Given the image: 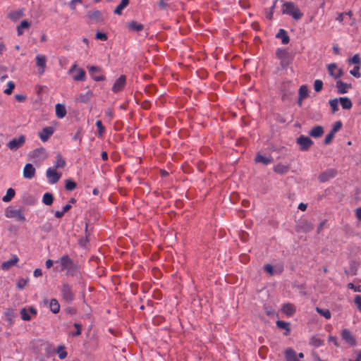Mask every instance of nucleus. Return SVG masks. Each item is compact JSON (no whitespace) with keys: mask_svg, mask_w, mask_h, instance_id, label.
<instances>
[{"mask_svg":"<svg viewBox=\"0 0 361 361\" xmlns=\"http://www.w3.org/2000/svg\"><path fill=\"white\" fill-rule=\"evenodd\" d=\"M336 88L338 94H345L347 93L348 89L351 87V84H348L342 80H339L336 81Z\"/></svg>","mask_w":361,"mask_h":361,"instance_id":"obj_18","label":"nucleus"},{"mask_svg":"<svg viewBox=\"0 0 361 361\" xmlns=\"http://www.w3.org/2000/svg\"><path fill=\"white\" fill-rule=\"evenodd\" d=\"M51 228H52L51 224L50 223L47 222L43 225L42 229L44 231L48 232L51 230Z\"/></svg>","mask_w":361,"mask_h":361,"instance_id":"obj_61","label":"nucleus"},{"mask_svg":"<svg viewBox=\"0 0 361 361\" xmlns=\"http://www.w3.org/2000/svg\"><path fill=\"white\" fill-rule=\"evenodd\" d=\"M276 37L277 38L281 39V42L283 44H287L290 41V38L286 31L283 29H280Z\"/></svg>","mask_w":361,"mask_h":361,"instance_id":"obj_26","label":"nucleus"},{"mask_svg":"<svg viewBox=\"0 0 361 361\" xmlns=\"http://www.w3.org/2000/svg\"><path fill=\"white\" fill-rule=\"evenodd\" d=\"M46 176L49 183L55 184L60 179L61 174L58 173L55 168L49 167L46 171Z\"/></svg>","mask_w":361,"mask_h":361,"instance_id":"obj_7","label":"nucleus"},{"mask_svg":"<svg viewBox=\"0 0 361 361\" xmlns=\"http://www.w3.org/2000/svg\"><path fill=\"white\" fill-rule=\"evenodd\" d=\"M355 304L357 305V309L361 312V295H357L354 299Z\"/></svg>","mask_w":361,"mask_h":361,"instance_id":"obj_55","label":"nucleus"},{"mask_svg":"<svg viewBox=\"0 0 361 361\" xmlns=\"http://www.w3.org/2000/svg\"><path fill=\"white\" fill-rule=\"evenodd\" d=\"M338 102L343 109H350L353 106L351 100L347 97H340Z\"/></svg>","mask_w":361,"mask_h":361,"instance_id":"obj_29","label":"nucleus"},{"mask_svg":"<svg viewBox=\"0 0 361 361\" xmlns=\"http://www.w3.org/2000/svg\"><path fill=\"white\" fill-rule=\"evenodd\" d=\"M55 262L60 263L61 271H66V276H74L76 275L78 271V266L68 255H66L61 256L60 259L56 260Z\"/></svg>","mask_w":361,"mask_h":361,"instance_id":"obj_1","label":"nucleus"},{"mask_svg":"<svg viewBox=\"0 0 361 361\" xmlns=\"http://www.w3.org/2000/svg\"><path fill=\"white\" fill-rule=\"evenodd\" d=\"M15 88V83L13 81H8L7 83V88L4 90V93L10 95L13 89Z\"/></svg>","mask_w":361,"mask_h":361,"instance_id":"obj_44","label":"nucleus"},{"mask_svg":"<svg viewBox=\"0 0 361 361\" xmlns=\"http://www.w3.org/2000/svg\"><path fill=\"white\" fill-rule=\"evenodd\" d=\"M73 78L75 81H84L85 80V71L82 68H78L76 73L73 74Z\"/></svg>","mask_w":361,"mask_h":361,"instance_id":"obj_30","label":"nucleus"},{"mask_svg":"<svg viewBox=\"0 0 361 361\" xmlns=\"http://www.w3.org/2000/svg\"><path fill=\"white\" fill-rule=\"evenodd\" d=\"M324 133V128L321 126L313 127L309 132V135L314 138L320 137Z\"/></svg>","mask_w":361,"mask_h":361,"instance_id":"obj_22","label":"nucleus"},{"mask_svg":"<svg viewBox=\"0 0 361 361\" xmlns=\"http://www.w3.org/2000/svg\"><path fill=\"white\" fill-rule=\"evenodd\" d=\"M66 161L62 158L61 154H58L56 155V161L52 168H55V169H57L58 168L63 169L66 166Z\"/></svg>","mask_w":361,"mask_h":361,"instance_id":"obj_33","label":"nucleus"},{"mask_svg":"<svg viewBox=\"0 0 361 361\" xmlns=\"http://www.w3.org/2000/svg\"><path fill=\"white\" fill-rule=\"evenodd\" d=\"M36 65L38 67V73L42 75L44 73V69L47 63V57L44 55L38 54L35 57Z\"/></svg>","mask_w":361,"mask_h":361,"instance_id":"obj_11","label":"nucleus"},{"mask_svg":"<svg viewBox=\"0 0 361 361\" xmlns=\"http://www.w3.org/2000/svg\"><path fill=\"white\" fill-rule=\"evenodd\" d=\"M5 216L9 219H16L18 221H25V216L21 209H13L11 207L5 209Z\"/></svg>","mask_w":361,"mask_h":361,"instance_id":"obj_4","label":"nucleus"},{"mask_svg":"<svg viewBox=\"0 0 361 361\" xmlns=\"http://www.w3.org/2000/svg\"><path fill=\"white\" fill-rule=\"evenodd\" d=\"M96 39L102 40V41H106L107 39V36L105 33L98 32L96 34Z\"/></svg>","mask_w":361,"mask_h":361,"instance_id":"obj_56","label":"nucleus"},{"mask_svg":"<svg viewBox=\"0 0 361 361\" xmlns=\"http://www.w3.org/2000/svg\"><path fill=\"white\" fill-rule=\"evenodd\" d=\"M44 351L46 357H50L55 354L56 349L52 344L49 343H45L44 344Z\"/></svg>","mask_w":361,"mask_h":361,"instance_id":"obj_24","label":"nucleus"},{"mask_svg":"<svg viewBox=\"0 0 361 361\" xmlns=\"http://www.w3.org/2000/svg\"><path fill=\"white\" fill-rule=\"evenodd\" d=\"M53 200H54V197H53L52 194H51L49 192H46L43 195L42 202L45 205L49 206V205H51L52 204Z\"/></svg>","mask_w":361,"mask_h":361,"instance_id":"obj_41","label":"nucleus"},{"mask_svg":"<svg viewBox=\"0 0 361 361\" xmlns=\"http://www.w3.org/2000/svg\"><path fill=\"white\" fill-rule=\"evenodd\" d=\"M92 96V91H87L85 93L80 94L77 99L78 102H80L81 103L87 104L90 102L91 97Z\"/></svg>","mask_w":361,"mask_h":361,"instance_id":"obj_28","label":"nucleus"},{"mask_svg":"<svg viewBox=\"0 0 361 361\" xmlns=\"http://www.w3.org/2000/svg\"><path fill=\"white\" fill-rule=\"evenodd\" d=\"M19 258L16 255H13L11 257V259L4 261L1 264V269L4 271H8L12 267H14L16 265V264L18 262Z\"/></svg>","mask_w":361,"mask_h":361,"instance_id":"obj_14","label":"nucleus"},{"mask_svg":"<svg viewBox=\"0 0 361 361\" xmlns=\"http://www.w3.org/2000/svg\"><path fill=\"white\" fill-rule=\"evenodd\" d=\"M264 270L271 275L274 274L273 267L270 264H267L264 266Z\"/></svg>","mask_w":361,"mask_h":361,"instance_id":"obj_59","label":"nucleus"},{"mask_svg":"<svg viewBox=\"0 0 361 361\" xmlns=\"http://www.w3.org/2000/svg\"><path fill=\"white\" fill-rule=\"evenodd\" d=\"M45 305H49L50 311L54 314H57L60 311V305L56 299H51L50 301L47 299L44 300Z\"/></svg>","mask_w":361,"mask_h":361,"instance_id":"obj_16","label":"nucleus"},{"mask_svg":"<svg viewBox=\"0 0 361 361\" xmlns=\"http://www.w3.org/2000/svg\"><path fill=\"white\" fill-rule=\"evenodd\" d=\"M15 99L18 102H23L26 99V96L25 94H17L15 95Z\"/></svg>","mask_w":361,"mask_h":361,"instance_id":"obj_58","label":"nucleus"},{"mask_svg":"<svg viewBox=\"0 0 361 361\" xmlns=\"http://www.w3.org/2000/svg\"><path fill=\"white\" fill-rule=\"evenodd\" d=\"M360 66H355L352 70H350V73L354 77L359 78L360 77Z\"/></svg>","mask_w":361,"mask_h":361,"instance_id":"obj_50","label":"nucleus"},{"mask_svg":"<svg viewBox=\"0 0 361 361\" xmlns=\"http://www.w3.org/2000/svg\"><path fill=\"white\" fill-rule=\"evenodd\" d=\"M65 187L67 190L71 191L76 188V183L71 179H67Z\"/></svg>","mask_w":361,"mask_h":361,"instance_id":"obj_45","label":"nucleus"},{"mask_svg":"<svg viewBox=\"0 0 361 361\" xmlns=\"http://www.w3.org/2000/svg\"><path fill=\"white\" fill-rule=\"evenodd\" d=\"M35 169L32 164H25L23 169V176L27 179H31L35 176Z\"/></svg>","mask_w":361,"mask_h":361,"instance_id":"obj_17","label":"nucleus"},{"mask_svg":"<svg viewBox=\"0 0 361 361\" xmlns=\"http://www.w3.org/2000/svg\"><path fill=\"white\" fill-rule=\"evenodd\" d=\"M296 143L300 146V149L303 152L307 151L313 145L312 140L303 135L296 139Z\"/></svg>","mask_w":361,"mask_h":361,"instance_id":"obj_6","label":"nucleus"},{"mask_svg":"<svg viewBox=\"0 0 361 361\" xmlns=\"http://www.w3.org/2000/svg\"><path fill=\"white\" fill-rule=\"evenodd\" d=\"M284 355L286 361H300L295 351L292 348L286 349L284 351Z\"/></svg>","mask_w":361,"mask_h":361,"instance_id":"obj_20","label":"nucleus"},{"mask_svg":"<svg viewBox=\"0 0 361 361\" xmlns=\"http://www.w3.org/2000/svg\"><path fill=\"white\" fill-rule=\"evenodd\" d=\"M276 326L279 329L286 330V332L284 334L286 336H287L290 331L288 322L278 320L276 322Z\"/></svg>","mask_w":361,"mask_h":361,"instance_id":"obj_37","label":"nucleus"},{"mask_svg":"<svg viewBox=\"0 0 361 361\" xmlns=\"http://www.w3.org/2000/svg\"><path fill=\"white\" fill-rule=\"evenodd\" d=\"M143 27L144 26L142 24L135 21H132L128 24V28L132 31L139 32L142 30Z\"/></svg>","mask_w":361,"mask_h":361,"instance_id":"obj_38","label":"nucleus"},{"mask_svg":"<svg viewBox=\"0 0 361 361\" xmlns=\"http://www.w3.org/2000/svg\"><path fill=\"white\" fill-rule=\"evenodd\" d=\"M105 115L107 116L110 120L113 118L114 113L112 109H108L105 111Z\"/></svg>","mask_w":361,"mask_h":361,"instance_id":"obj_62","label":"nucleus"},{"mask_svg":"<svg viewBox=\"0 0 361 361\" xmlns=\"http://www.w3.org/2000/svg\"><path fill=\"white\" fill-rule=\"evenodd\" d=\"M281 12L283 14L291 16L296 20H300L303 16V13L291 1H286L283 3Z\"/></svg>","mask_w":361,"mask_h":361,"instance_id":"obj_2","label":"nucleus"},{"mask_svg":"<svg viewBox=\"0 0 361 361\" xmlns=\"http://www.w3.org/2000/svg\"><path fill=\"white\" fill-rule=\"evenodd\" d=\"M336 173V171L333 169L328 170L319 176V180L320 182L324 183L329 180L330 178L335 177Z\"/></svg>","mask_w":361,"mask_h":361,"instance_id":"obj_19","label":"nucleus"},{"mask_svg":"<svg viewBox=\"0 0 361 361\" xmlns=\"http://www.w3.org/2000/svg\"><path fill=\"white\" fill-rule=\"evenodd\" d=\"M16 192L13 188H8L6 191V194L2 197V201L4 202H10L15 196Z\"/></svg>","mask_w":361,"mask_h":361,"instance_id":"obj_35","label":"nucleus"},{"mask_svg":"<svg viewBox=\"0 0 361 361\" xmlns=\"http://www.w3.org/2000/svg\"><path fill=\"white\" fill-rule=\"evenodd\" d=\"M328 71L330 75L335 79L339 78L343 75L342 69L338 68L336 63H330L328 66Z\"/></svg>","mask_w":361,"mask_h":361,"instance_id":"obj_13","label":"nucleus"},{"mask_svg":"<svg viewBox=\"0 0 361 361\" xmlns=\"http://www.w3.org/2000/svg\"><path fill=\"white\" fill-rule=\"evenodd\" d=\"M30 24L27 20H23L20 24L17 27L18 35L20 36L23 34V29H27L30 27Z\"/></svg>","mask_w":361,"mask_h":361,"instance_id":"obj_36","label":"nucleus"},{"mask_svg":"<svg viewBox=\"0 0 361 361\" xmlns=\"http://www.w3.org/2000/svg\"><path fill=\"white\" fill-rule=\"evenodd\" d=\"M281 311L286 315L290 317L295 313V307L291 303H286L282 306Z\"/></svg>","mask_w":361,"mask_h":361,"instance_id":"obj_21","label":"nucleus"},{"mask_svg":"<svg viewBox=\"0 0 361 361\" xmlns=\"http://www.w3.org/2000/svg\"><path fill=\"white\" fill-rule=\"evenodd\" d=\"M61 295L66 302H71L75 298L72 286L68 283H63L60 288Z\"/></svg>","mask_w":361,"mask_h":361,"instance_id":"obj_3","label":"nucleus"},{"mask_svg":"<svg viewBox=\"0 0 361 361\" xmlns=\"http://www.w3.org/2000/svg\"><path fill=\"white\" fill-rule=\"evenodd\" d=\"M355 216H356L357 219L361 221V207L356 209V210H355Z\"/></svg>","mask_w":361,"mask_h":361,"instance_id":"obj_64","label":"nucleus"},{"mask_svg":"<svg viewBox=\"0 0 361 361\" xmlns=\"http://www.w3.org/2000/svg\"><path fill=\"white\" fill-rule=\"evenodd\" d=\"M276 56L280 60V63L282 67L285 68L290 64L292 61L291 57L285 49H278L276 51Z\"/></svg>","mask_w":361,"mask_h":361,"instance_id":"obj_5","label":"nucleus"},{"mask_svg":"<svg viewBox=\"0 0 361 361\" xmlns=\"http://www.w3.org/2000/svg\"><path fill=\"white\" fill-rule=\"evenodd\" d=\"M129 0H121L120 4L116 6L114 10V13L117 15H121L122 11L128 5Z\"/></svg>","mask_w":361,"mask_h":361,"instance_id":"obj_31","label":"nucleus"},{"mask_svg":"<svg viewBox=\"0 0 361 361\" xmlns=\"http://www.w3.org/2000/svg\"><path fill=\"white\" fill-rule=\"evenodd\" d=\"M348 288L349 289L353 290L355 292H358V293L361 292V285L355 286L353 283H349L348 284Z\"/></svg>","mask_w":361,"mask_h":361,"instance_id":"obj_53","label":"nucleus"},{"mask_svg":"<svg viewBox=\"0 0 361 361\" xmlns=\"http://www.w3.org/2000/svg\"><path fill=\"white\" fill-rule=\"evenodd\" d=\"M344 16H345V13H340L338 15V16L336 17V20L337 21H338L340 23L344 24V23H343Z\"/></svg>","mask_w":361,"mask_h":361,"instance_id":"obj_63","label":"nucleus"},{"mask_svg":"<svg viewBox=\"0 0 361 361\" xmlns=\"http://www.w3.org/2000/svg\"><path fill=\"white\" fill-rule=\"evenodd\" d=\"M42 275V271L41 269L39 268H37L34 270L33 271V276L35 277V278H37V277H39Z\"/></svg>","mask_w":361,"mask_h":361,"instance_id":"obj_60","label":"nucleus"},{"mask_svg":"<svg viewBox=\"0 0 361 361\" xmlns=\"http://www.w3.org/2000/svg\"><path fill=\"white\" fill-rule=\"evenodd\" d=\"M24 16V11L23 9H20V10H17V11H12L9 14H8V17L12 20H18L19 18L22 17Z\"/></svg>","mask_w":361,"mask_h":361,"instance_id":"obj_39","label":"nucleus"},{"mask_svg":"<svg viewBox=\"0 0 361 361\" xmlns=\"http://www.w3.org/2000/svg\"><path fill=\"white\" fill-rule=\"evenodd\" d=\"M342 127V123L341 121H337L334 123L332 129L330 132L335 134L337 131H338Z\"/></svg>","mask_w":361,"mask_h":361,"instance_id":"obj_52","label":"nucleus"},{"mask_svg":"<svg viewBox=\"0 0 361 361\" xmlns=\"http://www.w3.org/2000/svg\"><path fill=\"white\" fill-rule=\"evenodd\" d=\"M298 97L300 98L306 99L309 97V90L306 85H302L298 90Z\"/></svg>","mask_w":361,"mask_h":361,"instance_id":"obj_32","label":"nucleus"},{"mask_svg":"<svg viewBox=\"0 0 361 361\" xmlns=\"http://www.w3.org/2000/svg\"><path fill=\"white\" fill-rule=\"evenodd\" d=\"M54 128L51 126H47L44 128L39 133V136L42 142H46L49 137L54 134Z\"/></svg>","mask_w":361,"mask_h":361,"instance_id":"obj_15","label":"nucleus"},{"mask_svg":"<svg viewBox=\"0 0 361 361\" xmlns=\"http://www.w3.org/2000/svg\"><path fill=\"white\" fill-rule=\"evenodd\" d=\"M316 311L326 319H329L331 317V312L328 309H322L317 307H316Z\"/></svg>","mask_w":361,"mask_h":361,"instance_id":"obj_42","label":"nucleus"},{"mask_svg":"<svg viewBox=\"0 0 361 361\" xmlns=\"http://www.w3.org/2000/svg\"><path fill=\"white\" fill-rule=\"evenodd\" d=\"M87 68L92 78L94 81L99 82L105 80L106 78L104 75H95V73H100L102 71V69L99 67L95 66H87Z\"/></svg>","mask_w":361,"mask_h":361,"instance_id":"obj_10","label":"nucleus"},{"mask_svg":"<svg viewBox=\"0 0 361 361\" xmlns=\"http://www.w3.org/2000/svg\"><path fill=\"white\" fill-rule=\"evenodd\" d=\"M56 353L58 354V356L61 360L65 359L68 355L66 347L63 345H59L56 349Z\"/></svg>","mask_w":361,"mask_h":361,"instance_id":"obj_34","label":"nucleus"},{"mask_svg":"<svg viewBox=\"0 0 361 361\" xmlns=\"http://www.w3.org/2000/svg\"><path fill=\"white\" fill-rule=\"evenodd\" d=\"M25 142L24 135H20L18 137H15L7 143V147L12 151L18 149Z\"/></svg>","mask_w":361,"mask_h":361,"instance_id":"obj_8","label":"nucleus"},{"mask_svg":"<svg viewBox=\"0 0 361 361\" xmlns=\"http://www.w3.org/2000/svg\"><path fill=\"white\" fill-rule=\"evenodd\" d=\"M273 170L276 173L282 175L286 173L289 171V166L288 165L279 163L274 166Z\"/></svg>","mask_w":361,"mask_h":361,"instance_id":"obj_23","label":"nucleus"},{"mask_svg":"<svg viewBox=\"0 0 361 361\" xmlns=\"http://www.w3.org/2000/svg\"><path fill=\"white\" fill-rule=\"evenodd\" d=\"M27 284V280L24 279H21L20 280H18V283H17V286L22 289Z\"/></svg>","mask_w":361,"mask_h":361,"instance_id":"obj_57","label":"nucleus"},{"mask_svg":"<svg viewBox=\"0 0 361 361\" xmlns=\"http://www.w3.org/2000/svg\"><path fill=\"white\" fill-rule=\"evenodd\" d=\"M323 87V82L321 80H315L314 82V89L316 92H320Z\"/></svg>","mask_w":361,"mask_h":361,"instance_id":"obj_49","label":"nucleus"},{"mask_svg":"<svg viewBox=\"0 0 361 361\" xmlns=\"http://www.w3.org/2000/svg\"><path fill=\"white\" fill-rule=\"evenodd\" d=\"M310 344L315 348H319L323 345V341L318 336H312L310 341Z\"/></svg>","mask_w":361,"mask_h":361,"instance_id":"obj_40","label":"nucleus"},{"mask_svg":"<svg viewBox=\"0 0 361 361\" xmlns=\"http://www.w3.org/2000/svg\"><path fill=\"white\" fill-rule=\"evenodd\" d=\"M341 338L343 340L345 341L346 343H348L350 346H354L356 344L355 338H354L351 332L347 329H345L342 331Z\"/></svg>","mask_w":361,"mask_h":361,"instance_id":"obj_12","label":"nucleus"},{"mask_svg":"<svg viewBox=\"0 0 361 361\" xmlns=\"http://www.w3.org/2000/svg\"><path fill=\"white\" fill-rule=\"evenodd\" d=\"M255 161L256 163H262L264 165H268L271 162V157H266L260 153H257L255 157Z\"/></svg>","mask_w":361,"mask_h":361,"instance_id":"obj_25","label":"nucleus"},{"mask_svg":"<svg viewBox=\"0 0 361 361\" xmlns=\"http://www.w3.org/2000/svg\"><path fill=\"white\" fill-rule=\"evenodd\" d=\"M74 326L75 327V332H72L71 335L73 336H80L81 334L82 326L80 324H78V323H75L74 324Z\"/></svg>","mask_w":361,"mask_h":361,"instance_id":"obj_51","label":"nucleus"},{"mask_svg":"<svg viewBox=\"0 0 361 361\" xmlns=\"http://www.w3.org/2000/svg\"><path fill=\"white\" fill-rule=\"evenodd\" d=\"M56 115L59 118H63L66 115V109L63 104H57L56 105Z\"/></svg>","mask_w":361,"mask_h":361,"instance_id":"obj_27","label":"nucleus"},{"mask_svg":"<svg viewBox=\"0 0 361 361\" xmlns=\"http://www.w3.org/2000/svg\"><path fill=\"white\" fill-rule=\"evenodd\" d=\"M334 135H335V134H334L333 133L329 132V133L326 135V137H325V139H324V144H325V145H329V144L332 141V140H333V138H334Z\"/></svg>","mask_w":361,"mask_h":361,"instance_id":"obj_54","label":"nucleus"},{"mask_svg":"<svg viewBox=\"0 0 361 361\" xmlns=\"http://www.w3.org/2000/svg\"><path fill=\"white\" fill-rule=\"evenodd\" d=\"M21 318L23 321H30L31 317L25 308H23L20 310Z\"/></svg>","mask_w":361,"mask_h":361,"instance_id":"obj_48","label":"nucleus"},{"mask_svg":"<svg viewBox=\"0 0 361 361\" xmlns=\"http://www.w3.org/2000/svg\"><path fill=\"white\" fill-rule=\"evenodd\" d=\"M126 84V77L123 75L120 77L114 82L111 90L114 93H118L122 91Z\"/></svg>","mask_w":361,"mask_h":361,"instance_id":"obj_9","label":"nucleus"},{"mask_svg":"<svg viewBox=\"0 0 361 361\" xmlns=\"http://www.w3.org/2000/svg\"><path fill=\"white\" fill-rule=\"evenodd\" d=\"M96 126L98 130V136L102 137L105 131V128L102 125V121L98 120L96 121Z\"/></svg>","mask_w":361,"mask_h":361,"instance_id":"obj_46","label":"nucleus"},{"mask_svg":"<svg viewBox=\"0 0 361 361\" xmlns=\"http://www.w3.org/2000/svg\"><path fill=\"white\" fill-rule=\"evenodd\" d=\"M329 105L331 108L333 113H335L338 110V99L336 98V99H331V100H329Z\"/></svg>","mask_w":361,"mask_h":361,"instance_id":"obj_43","label":"nucleus"},{"mask_svg":"<svg viewBox=\"0 0 361 361\" xmlns=\"http://www.w3.org/2000/svg\"><path fill=\"white\" fill-rule=\"evenodd\" d=\"M349 63L355 64L359 66L360 63V57L358 54H355L352 58L348 59Z\"/></svg>","mask_w":361,"mask_h":361,"instance_id":"obj_47","label":"nucleus"}]
</instances>
